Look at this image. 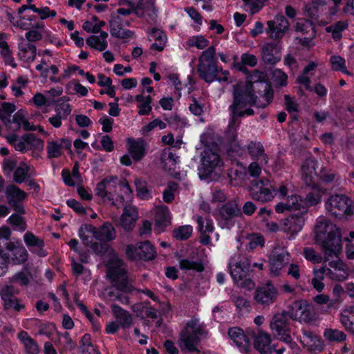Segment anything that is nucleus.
<instances>
[{"label": "nucleus", "mask_w": 354, "mask_h": 354, "mask_svg": "<svg viewBox=\"0 0 354 354\" xmlns=\"http://www.w3.org/2000/svg\"><path fill=\"white\" fill-rule=\"evenodd\" d=\"M8 222L12 225L17 226L21 231L26 230L27 227L24 218L17 214H12L8 218Z\"/></svg>", "instance_id": "obj_59"}, {"label": "nucleus", "mask_w": 354, "mask_h": 354, "mask_svg": "<svg viewBox=\"0 0 354 354\" xmlns=\"http://www.w3.org/2000/svg\"><path fill=\"white\" fill-rule=\"evenodd\" d=\"M198 230L201 234L210 233L214 231L212 220L209 217L203 218L198 216L197 218Z\"/></svg>", "instance_id": "obj_41"}, {"label": "nucleus", "mask_w": 354, "mask_h": 354, "mask_svg": "<svg viewBox=\"0 0 354 354\" xmlns=\"http://www.w3.org/2000/svg\"><path fill=\"white\" fill-rule=\"evenodd\" d=\"M112 19L109 21L110 32L113 37L118 39L131 38L133 32L129 30H124V19L120 16L112 15Z\"/></svg>", "instance_id": "obj_22"}, {"label": "nucleus", "mask_w": 354, "mask_h": 354, "mask_svg": "<svg viewBox=\"0 0 354 354\" xmlns=\"http://www.w3.org/2000/svg\"><path fill=\"white\" fill-rule=\"evenodd\" d=\"M118 177L116 176H107L97 184L95 189V195L111 201L113 200V192L117 185Z\"/></svg>", "instance_id": "obj_18"}, {"label": "nucleus", "mask_w": 354, "mask_h": 354, "mask_svg": "<svg viewBox=\"0 0 354 354\" xmlns=\"http://www.w3.org/2000/svg\"><path fill=\"white\" fill-rule=\"evenodd\" d=\"M111 308L118 323L122 328H128L132 325L133 318L127 310L116 304H112Z\"/></svg>", "instance_id": "obj_29"}, {"label": "nucleus", "mask_w": 354, "mask_h": 354, "mask_svg": "<svg viewBox=\"0 0 354 354\" xmlns=\"http://www.w3.org/2000/svg\"><path fill=\"white\" fill-rule=\"evenodd\" d=\"M317 165V161L310 157L307 158L304 162L302 164L301 169L303 171L304 174H305L306 178L308 174H312L313 172L315 174L316 171V166Z\"/></svg>", "instance_id": "obj_52"}, {"label": "nucleus", "mask_w": 354, "mask_h": 354, "mask_svg": "<svg viewBox=\"0 0 354 354\" xmlns=\"http://www.w3.org/2000/svg\"><path fill=\"white\" fill-rule=\"evenodd\" d=\"M97 77L99 79L97 84L102 87L107 86L108 88L107 91H106V94L111 97H114L115 95V91L114 86H112V80L102 73H99L97 75Z\"/></svg>", "instance_id": "obj_42"}, {"label": "nucleus", "mask_w": 354, "mask_h": 354, "mask_svg": "<svg viewBox=\"0 0 354 354\" xmlns=\"http://www.w3.org/2000/svg\"><path fill=\"white\" fill-rule=\"evenodd\" d=\"M246 175V171L242 166L237 165V168L232 167L229 170L228 176L231 180L232 179L243 180Z\"/></svg>", "instance_id": "obj_60"}, {"label": "nucleus", "mask_w": 354, "mask_h": 354, "mask_svg": "<svg viewBox=\"0 0 354 354\" xmlns=\"http://www.w3.org/2000/svg\"><path fill=\"white\" fill-rule=\"evenodd\" d=\"M185 328H188V330H191L192 333L197 335H202L205 333L203 326L199 324L198 319H192L189 322H187Z\"/></svg>", "instance_id": "obj_57"}, {"label": "nucleus", "mask_w": 354, "mask_h": 354, "mask_svg": "<svg viewBox=\"0 0 354 354\" xmlns=\"http://www.w3.org/2000/svg\"><path fill=\"white\" fill-rule=\"evenodd\" d=\"M257 100L253 85L250 83H237L233 86V102L229 109L232 111L244 109L248 105L254 106L257 104Z\"/></svg>", "instance_id": "obj_7"}, {"label": "nucleus", "mask_w": 354, "mask_h": 354, "mask_svg": "<svg viewBox=\"0 0 354 354\" xmlns=\"http://www.w3.org/2000/svg\"><path fill=\"white\" fill-rule=\"evenodd\" d=\"M78 94L82 96H86L88 93V89L82 86L77 81H72L67 84L66 88H72Z\"/></svg>", "instance_id": "obj_64"}, {"label": "nucleus", "mask_w": 354, "mask_h": 354, "mask_svg": "<svg viewBox=\"0 0 354 354\" xmlns=\"http://www.w3.org/2000/svg\"><path fill=\"white\" fill-rule=\"evenodd\" d=\"M315 243L324 254V262L338 257L342 250L340 230L328 219H322L315 226Z\"/></svg>", "instance_id": "obj_2"}, {"label": "nucleus", "mask_w": 354, "mask_h": 354, "mask_svg": "<svg viewBox=\"0 0 354 354\" xmlns=\"http://www.w3.org/2000/svg\"><path fill=\"white\" fill-rule=\"evenodd\" d=\"M69 99L66 97H60L57 100L55 106L56 114L49 118L48 122L55 128H59L62 125V120H66L71 114V108L69 104L66 102Z\"/></svg>", "instance_id": "obj_17"}, {"label": "nucleus", "mask_w": 354, "mask_h": 354, "mask_svg": "<svg viewBox=\"0 0 354 354\" xmlns=\"http://www.w3.org/2000/svg\"><path fill=\"white\" fill-rule=\"evenodd\" d=\"M129 153L136 161L142 160L146 153L147 143L142 138H128Z\"/></svg>", "instance_id": "obj_25"}, {"label": "nucleus", "mask_w": 354, "mask_h": 354, "mask_svg": "<svg viewBox=\"0 0 354 354\" xmlns=\"http://www.w3.org/2000/svg\"><path fill=\"white\" fill-rule=\"evenodd\" d=\"M242 216V211L236 200L223 204L218 209V222L223 228L230 229L234 224V219Z\"/></svg>", "instance_id": "obj_11"}, {"label": "nucleus", "mask_w": 354, "mask_h": 354, "mask_svg": "<svg viewBox=\"0 0 354 354\" xmlns=\"http://www.w3.org/2000/svg\"><path fill=\"white\" fill-rule=\"evenodd\" d=\"M277 295V289L271 282L268 281L256 289L254 299L258 304L265 306L274 303Z\"/></svg>", "instance_id": "obj_16"}, {"label": "nucleus", "mask_w": 354, "mask_h": 354, "mask_svg": "<svg viewBox=\"0 0 354 354\" xmlns=\"http://www.w3.org/2000/svg\"><path fill=\"white\" fill-rule=\"evenodd\" d=\"M266 33L272 39L261 47V59L268 65H274L281 59V39L289 28V23L282 15H277L273 20L266 23Z\"/></svg>", "instance_id": "obj_1"}, {"label": "nucleus", "mask_w": 354, "mask_h": 354, "mask_svg": "<svg viewBox=\"0 0 354 354\" xmlns=\"http://www.w3.org/2000/svg\"><path fill=\"white\" fill-rule=\"evenodd\" d=\"M85 231L91 233L93 237L97 239V235L98 234V229L92 225H82L79 228V236L82 239L83 243L86 246H88L91 243V240L88 239V236L85 235Z\"/></svg>", "instance_id": "obj_36"}, {"label": "nucleus", "mask_w": 354, "mask_h": 354, "mask_svg": "<svg viewBox=\"0 0 354 354\" xmlns=\"http://www.w3.org/2000/svg\"><path fill=\"white\" fill-rule=\"evenodd\" d=\"M289 253L283 249H275L269 257V267L270 273L279 276L281 270L289 263Z\"/></svg>", "instance_id": "obj_14"}, {"label": "nucleus", "mask_w": 354, "mask_h": 354, "mask_svg": "<svg viewBox=\"0 0 354 354\" xmlns=\"http://www.w3.org/2000/svg\"><path fill=\"white\" fill-rule=\"evenodd\" d=\"M273 81L279 86H285L287 84L288 76L280 69H275L272 72Z\"/></svg>", "instance_id": "obj_58"}, {"label": "nucleus", "mask_w": 354, "mask_h": 354, "mask_svg": "<svg viewBox=\"0 0 354 354\" xmlns=\"http://www.w3.org/2000/svg\"><path fill=\"white\" fill-rule=\"evenodd\" d=\"M230 275L237 286L252 290L255 283L252 279V270L250 269V260L247 257H242L238 261L229 263Z\"/></svg>", "instance_id": "obj_5"}, {"label": "nucleus", "mask_w": 354, "mask_h": 354, "mask_svg": "<svg viewBox=\"0 0 354 354\" xmlns=\"http://www.w3.org/2000/svg\"><path fill=\"white\" fill-rule=\"evenodd\" d=\"M179 265L182 270H193L196 272H202L204 270V266L201 262L190 261L187 259H181L179 261Z\"/></svg>", "instance_id": "obj_43"}, {"label": "nucleus", "mask_w": 354, "mask_h": 354, "mask_svg": "<svg viewBox=\"0 0 354 354\" xmlns=\"http://www.w3.org/2000/svg\"><path fill=\"white\" fill-rule=\"evenodd\" d=\"M248 239L249 240L248 247L250 250H254L259 245L263 246L264 245V238L261 235L253 234L249 236Z\"/></svg>", "instance_id": "obj_61"}, {"label": "nucleus", "mask_w": 354, "mask_h": 354, "mask_svg": "<svg viewBox=\"0 0 354 354\" xmlns=\"http://www.w3.org/2000/svg\"><path fill=\"white\" fill-rule=\"evenodd\" d=\"M8 282L12 285L17 283L21 286H27L30 283V279L24 272H18L9 278Z\"/></svg>", "instance_id": "obj_47"}, {"label": "nucleus", "mask_w": 354, "mask_h": 354, "mask_svg": "<svg viewBox=\"0 0 354 354\" xmlns=\"http://www.w3.org/2000/svg\"><path fill=\"white\" fill-rule=\"evenodd\" d=\"M169 224L170 215L168 207L165 205L160 206L155 213V230L162 232Z\"/></svg>", "instance_id": "obj_28"}, {"label": "nucleus", "mask_w": 354, "mask_h": 354, "mask_svg": "<svg viewBox=\"0 0 354 354\" xmlns=\"http://www.w3.org/2000/svg\"><path fill=\"white\" fill-rule=\"evenodd\" d=\"M19 56L24 61H33L36 57V46L30 42L21 43L19 45Z\"/></svg>", "instance_id": "obj_33"}, {"label": "nucleus", "mask_w": 354, "mask_h": 354, "mask_svg": "<svg viewBox=\"0 0 354 354\" xmlns=\"http://www.w3.org/2000/svg\"><path fill=\"white\" fill-rule=\"evenodd\" d=\"M180 340L189 351L199 353V350L196 347L199 338L197 335L192 333L188 328L182 330L180 334Z\"/></svg>", "instance_id": "obj_30"}, {"label": "nucleus", "mask_w": 354, "mask_h": 354, "mask_svg": "<svg viewBox=\"0 0 354 354\" xmlns=\"http://www.w3.org/2000/svg\"><path fill=\"white\" fill-rule=\"evenodd\" d=\"M266 75L263 72L259 70H254L250 72L247 76V81L245 83H250L253 85L254 83H264Z\"/></svg>", "instance_id": "obj_55"}, {"label": "nucleus", "mask_w": 354, "mask_h": 354, "mask_svg": "<svg viewBox=\"0 0 354 354\" xmlns=\"http://www.w3.org/2000/svg\"><path fill=\"white\" fill-rule=\"evenodd\" d=\"M88 247H91L92 250L99 256L104 255L109 248V246L106 243H92Z\"/></svg>", "instance_id": "obj_63"}, {"label": "nucleus", "mask_w": 354, "mask_h": 354, "mask_svg": "<svg viewBox=\"0 0 354 354\" xmlns=\"http://www.w3.org/2000/svg\"><path fill=\"white\" fill-rule=\"evenodd\" d=\"M219 147L217 144H211L207 141L205 148L201 153V166L199 168V176L201 180H207L212 173L223 166V162L218 153Z\"/></svg>", "instance_id": "obj_4"}, {"label": "nucleus", "mask_w": 354, "mask_h": 354, "mask_svg": "<svg viewBox=\"0 0 354 354\" xmlns=\"http://www.w3.org/2000/svg\"><path fill=\"white\" fill-rule=\"evenodd\" d=\"M215 53V48L210 46L203 51L198 59L197 71L199 77L207 83L214 82L218 75L216 59L214 58Z\"/></svg>", "instance_id": "obj_8"}, {"label": "nucleus", "mask_w": 354, "mask_h": 354, "mask_svg": "<svg viewBox=\"0 0 354 354\" xmlns=\"http://www.w3.org/2000/svg\"><path fill=\"white\" fill-rule=\"evenodd\" d=\"M209 41L203 36H196L189 38L187 41L189 46H196L198 49H203L208 46Z\"/></svg>", "instance_id": "obj_56"}, {"label": "nucleus", "mask_w": 354, "mask_h": 354, "mask_svg": "<svg viewBox=\"0 0 354 354\" xmlns=\"http://www.w3.org/2000/svg\"><path fill=\"white\" fill-rule=\"evenodd\" d=\"M288 206L289 209L298 210L299 212L297 214H306V206H304L303 198L299 195H292L288 197L287 199Z\"/></svg>", "instance_id": "obj_35"}, {"label": "nucleus", "mask_w": 354, "mask_h": 354, "mask_svg": "<svg viewBox=\"0 0 354 354\" xmlns=\"http://www.w3.org/2000/svg\"><path fill=\"white\" fill-rule=\"evenodd\" d=\"M6 248L12 252V261L15 264L19 265L26 261L28 254L21 244L9 242Z\"/></svg>", "instance_id": "obj_27"}, {"label": "nucleus", "mask_w": 354, "mask_h": 354, "mask_svg": "<svg viewBox=\"0 0 354 354\" xmlns=\"http://www.w3.org/2000/svg\"><path fill=\"white\" fill-rule=\"evenodd\" d=\"M192 233V227L191 225H183L178 227L173 231V236L177 240H187Z\"/></svg>", "instance_id": "obj_44"}, {"label": "nucleus", "mask_w": 354, "mask_h": 354, "mask_svg": "<svg viewBox=\"0 0 354 354\" xmlns=\"http://www.w3.org/2000/svg\"><path fill=\"white\" fill-rule=\"evenodd\" d=\"M319 5L324 6L325 2L320 1V3H318L317 0H313L310 4L306 6V12L307 16L312 19H317L319 17L318 8Z\"/></svg>", "instance_id": "obj_53"}, {"label": "nucleus", "mask_w": 354, "mask_h": 354, "mask_svg": "<svg viewBox=\"0 0 354 354\" xmlns=\"http://www.w3.org/2000/svg\"><path fill=\"white\" fill-rule=\"evenodd\" d=\"M6 195L8 203L16 212L21 214H25L21 201L27 198L28 194L24 191L20 189L16 185H10L6 187Z\"/></svg>", "instance_id": "obj_15"}, {"label": "nucleus", "mask_w": 354, "mask_h": 354, "mask_svg": "<svg viewBox=\"0 0 354 354\" xmlns=\"http://www.w3.org/2000/svg\"><path fill=\"white\" fill-rule=\"evenodd\" d=\"M303 254L307 260L314 263H319L323 260L324 261V257H322L321 255L317 254L313 248H305L303 250Z\"/></svg>", "instance_id": "obj_54"}, {"label": "nucleus", "mask_w": 354, "mask_h": 354, "mask_svg": "<svg viewBox=\"0 0 354 354\" xmlns=\"http://www.w3.org/2000/svg\"><path fill=\"white\" fill-rule=\"evenodd\" d=\"M286 313L292 320H298L300 322L305 323L313 321L312 308L304 300L294 301Z\"/></svg>", "instance_id": "obj_13"}, {"label": "nucleus", "mask_w": 354, "mask_h": 354, "mask_svg": "<svg viewBox=\"0 0 354 354\" xmlns=\"http://www.w3.org/2000/svg\"><path fill=\"white\" fill-rule=\"evenodd\" d=\"M295 30L303 35H310V37H315L316 35L313 23L305 19H300L297 21Z\"/></svg>", "instance_id": "obj_34"}, {"label": "nucleus", "mask_w": 354, "mask_h": 354, "mask_svg": "<svg viewBox=\"0 0 354 354\" xmlns=\"http://www.w3.org/2000/svg\"><path fill=\"white\" fill-rule=\"evenodd\" d=\"M324 337L329 341L341 342L346 339V335L336 329H326L324 332Z\"/></svg>", "instance_id": "obj_49"}, {"label": "nucleus", "mask_w": 354, "mask_h": 354, "mask_svg": "<svg viewBox=\"0 0 354 354\" xmlns=\"http://www.w3.org/2000/svg\"><path fill=\"white\" fill-rule=\"evenodd\" d=\"M236 121H232V118H230L228 129L225 133V138L227 143L229 147V151L236 153V154H241L243 149L237 140L236 129L235 127Z\"/></svg>", "instance_id": "obj_24"}, {"label": "nucleus", "mask_w": 354, "mask_h": 354, "mask_svg": "<svg viewBox=\"0 0 354 354\" xmlns=\"http://www.w3.org/2000/svg\"><path fill=\"white\" fill-rule=\"evenodd\" d=\"M19 293V290L12 284H4L0 288V297L2 301L8 298H12Z\"/></svg>", "instance_id": "obj_40"}, {"label": "nucleus", "mask_w": 354, "mask_h": 354, "mask_svg": "<svg viewBox=\"0 0 354 354\" xmlns=\"http://www.w3.org/2000/svg\"><path fill=\"white\" fill-rule=\"evenodd\" d=\"M250 196L256 201L266 203L274 198L277 189L266 178H257L250 181L248 185Z\"/></svg>", "instance_id": "obj_6"}, {"label": "nucleus", "mask_w": 354, "mask_h": 354, "mask_svg": "<svg viewBox=\"0 0 354 354\" xmlns=\"http://www.w3.org/2000/svg\"><path fill=\"white\" fill-rule=\"evenodd\" d=\"M150 37H151L150 40L152 39L155 40V43L151 46L150 48L159 52L162 51L167 42V36L165 32L158 29L153 28L150 32Z\"/></svg>", "instance_id": "obj_31"}, {"label": "nucleus", "mask_w": 354, "mask_h": 354, "mask_svg": "<svg viewBox=\"0 0 354 354\" xmlns=\"http://www.w3.org/2000/svg\"><path fill=\"white\" fill-rule=\"evenodd\" d=\"M135 185L136 187L137 196L142 198H146L149 196V191L147 188V183L141 178L135 180Z\"/></svg>", "instance_id": "obj_50"}, {"label": "nucleus", "mask_w": 354, "mask_h": 354, "mask_svg": "<svg viewBox=\"0 0 354 354\" xmlns=\"http://www.w3.org/2000/svg\"><path fill=\"white\" fill-rule=\"evenodd\" d=\"M126 254L129 258L133 260L149 261L156 257V251L151 243L149 241H146L138 243L136 245H127Z\"/></svg>", "instance_id": "obj_12"}, {"label": "nucleus", "mask_w": 354, "mask_h": 354, "mask_svg": "<svg viewBox=\"0 0 354 354\" xmlns=\"http://www.w3.org/2000/svg\"><path fill=\"white\" fill-rule=\"evenodd\" d=\"M348 23L345 21H339L326 28L327 32H331L332 37L335 41L342 38V32L346 29Z\"/></svg>", "instance_id": "obj_37"}, {"label": "nucleus", "mask_w": 354, "mask_h": 354, "mask_svg": "<svg viewBox=\"0 0 354 354\" xmlns=\"http://www.w3.org/2000/svg\"><path fill=\"white\" fill-rule=\"evenodd\" d=\"M325 207L330 216L338 218L354 214V206L352 205L351 200L343 194L329 196L325 202Z\"/></svg>", "instance_id": "obj_9"}, {"label": "nucleus", "mask_w": 354, "mask_h": 354, "mask_svg": "<svg viewBox=\"0 0 354 354\" xmlns=\"http://www.w3.org/2000/svg\"><path fill=\"white\" fill-rule=\"evenodd\" d=\"M28 150L36 149L41 150L43 149L44 142L41 140L37 138L33 133H27L24 135Z\"/></svg>", "instance_id": "obj_45"}, {"label": "nucleus", "mask_w": 354, "mask_h": 354, "mask_svg": "<svg viewBox=\"0 0 354 354\" xmlns=\"http://www.w3.org/2000/svg\"><path fill=\"white\" fill-rule=\"evenodd\" d=\"M3 307L4 310L13 309L15 312L18 313L25 308V305L21 303L20 299L13 296L12 298H8L3 301Z\"/></svg>", "instance_id": "obj_39"}, {"label": "nucleus", "mask_w": 354, "mask_h": 354, "mask_svg": "<svg viewBox=\"0 0 354 354\" xmlns=\"http://www.w3.org/2000/svg\"><path fill=\"white\" fill-rule=\"evenodd\" d=\"M106 276L113 286L124 292L133 290L132 281L128 277L123 261L119 259H112L107 265Z\"/></svg>", "instance_id": "obj_3"}, {"label": "nucleus", "mask_w": 354, "mask_h": 354, "mask_svg": "<svg viewBox=\"0 0 354 354\" xmlns=\"http://www.w3.org/2000/svg\"><path fill=\"white\" fill-rule=\"evenodd\" d=\"M325 194V189L317 185H313L310 191L306 194L304 201V206H306V213L308 209L313 206H315L321 203L323 195Z\"/></svg>", "instance_id": "obj_26"}, {"label": "nucleus", "mask_w": 354, "mask_h": 354, "mask_svg": "<svg viewBox=\"0 0 354 354\" xmlns=\"http://www.w3.org/2000/svg\"><path fill=\"white\" fill-rule=\"evenodd\" d=\"M247 150L252 160L258 161L261 165L268 163V157L261 142L250 141L247 145Z\"/></svg>", "instance_id": "obj_23"}, {"label": "nucleus", "mask_w": 354, "mask_h": 354, "mask_svg": "<svg viewBox=\"0 0 354 354\" xmlns=\"http://www.w3.org/2000/svg\"><path fill=\"white\" fill-rule=\"evenodd\" d=\"M46 149L49 158H58L62 154L61 145L57 141L48 142Z\"/></svg>", "instance_id": "obj_51"}, {"label": "nucleus", "mask_w": 354, "mask_h": 354, "mask_svg": "<svg viewBox=\"0 0 354 354\" xmlns=\"http://www.w3.org/2000/svg\"><path fill=\"white\" fill-rule=\"evenodd\" d=\"M250 339L254 340V346L261 354H271L270 335L262 331H251Z\"/></svg>", "instance_id": "obj_21"}, {"label": "nucleus", "mask_w": 354, "mask_h": 354, "mask_svg": "<svg viewBox=\"0 0 354 354\" xmlns=\"http://www.w3.org/2000/svg\"><path fill=\"white\" fill-rule=\"evenodd\" d=\"M116 237V232L113 225L105 222L99 229L97 240L111 241Z\"/></svg>", "instance_id": "obj_32"}, {"label": "nucleus", "mask_w": 354, "mask_h": 354, "mask_svg": "<svg viewBox=\"0 0 354 354\" xmlns=\"http://www.w3.org/2000/svg\"><path fill=\"white\" fill-rule=\"evenodd\" d=\"M305 214H291L283 220L282 229L284 232L293 236L300 232L305 223Z\"/></svg>", "instance_id": "obj_19"}, {"label": "nucleus", "mask_w": 354, "mask_h": 354, "mask_svg": "<svg viewBox=\"0 0 354 354\" xmlns=\"http://www.w3.org/2000/svg\"><path fill=\"white\" fill-rule=\"evenodd\" d=\"M28 167L25 163L18 167L14 173L15 182L19 184L24 182L28 175Z\"/></svg>", "instance_id": "obj_48"}, {"label": "nucleus", "mask_w": 354, "mask_h": 354, "mask_svg": "<svg viewBox=\"0 0 354 354\" xmlns=\"http://www.w3.org/2000/svg\"><path fill=\"white\" fill-rule=\"evenodd\" d=\"M24 242L28 247L44 248V242L42 239L35 236L32 232H27L24 234Z\"/></svg>", "instance_id": "obj_46"}, {"label": "nucleus", "mask_w": 354, "mask_h": 354, "mask_svg": "<svg viewBox=\"0 0 354 354\" xmlns=\"http://www.w3.org/2000/svg\"><path fill=\"white\" fill-rule=\"evenodd\" d=\"M59 344L64 346V348L59 351L62 354H64V352L66 351H72L76 348L77 344L71 339L69 333H59Z\"/></svg>", "instance_id": "obj_38"}, {"label": "nucleus", "mask_w": 354, "mask_h": 354, "mask_svg": "<svg viewBox=\"0 0 354 354\" xmlns=\"http://www.w3.org/2000/svg\"><path fill=\"white\" fill-rule=\"evenodd\" d=\"M250 332L245 335L240 328L233 327L229 329L228 335L241 351L248 353L250 351V336L249 335Z\"/></svg>", "instance_id": "obj_20"}, {"label": "nucleus", "mask_w": 354, "mask_h": 354, "mask_svg": "<svg viewBox=\"0 0 354 354\" xmlns=\"http://www.w3.org/2000/svg\"><path fill=\"white\" fill-rule=\"evenodd\" d=\"M288 317L286 311L274 315L270 322V328L274 337L284 342L290 348L294 349L297 346L290 336Z\"/></svg>", "instance_id": "obj_10"}, {"label": "nucleus", "mask_w": 354, "mask_h": 354, "mask_svg": "<svg viewBox=\"0 0 354 354\" xmlns=\"http://www.w3.org/2000/svg\"><path fill=\"white\" fill-rule=\"evenodd\" d=\"M177 184L174 182H169L167 189L163 192V200L165 203H171L174 199V191Z\"/></svg>", "instance_id": "obj_62"}]
</instances>
